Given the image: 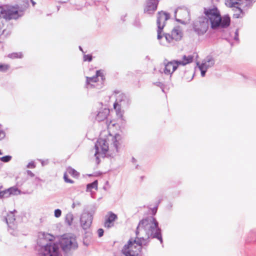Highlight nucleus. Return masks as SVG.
Segmentation results:
<instances>
[{"mask_svg": "<svg viewBox=\"0 0 256 256\" xmlns=\"http://www.w3.org/2000/svg\"><path fill=\"white\" fill-rule=\"evenodd\" d=\"M11 158H12V156H6L0 158V160L2 162H8L10 160Z\"/></svg>", "mask_w": 256, "mask_h": 256, "instance_id": "32", "label": "nucleus"}, {"mask_svg": "<svg viewBox=\"0 0 256 256\" xmlns=\"http://www.w3.org/2000/svg\"><path fill=\"white\" fill-rule=\"evenodd\" d=\"M215 63L214 58L211 56H207L200 64L198 63L197 64L200 70L201 76L203 77L205 76L206 72L208 68L212 67Z\"/></svg>", "mask_w": 256, "mask_h": 256, "instance_id": "14", "label": "nucleus"}, {"mask_svg": "<svg viewBox=\"0 0 256 256\" xmlns=\"http://www.w3.org/2000/svg\"><path fill=\"white\" fill-rule=\"evenodd\" d=\"M35 167H36V165L34 164V162L33 161L30 162L27 165L28 168H34Z\"/></svg>", "mask_w": 256, "mask_h": 256, "instance_id": "36", "label": "nucleus"}, {"mask_svg": "<svg viewBox=\"0 0 256 256\" xmlns=\"http://www.w3.org/2000/svg\"><path fill=\"white\" fill-rule=\"evenodd\" d=\"M10 196H17L21 194L20 190L16 186H12L8 188Z\"/></svg>", "mask_w": 256, "mask_h": 256, "instance_id": "24", "label": "nucleus"}, {"mask_svg": "<svg viewBox=\"0 0 256 256\" xmlns=\"http://www.w3.org/2000/svg\"><path fill=\"white\" fill-rule=\"evenodd\" d=\"M174 16L176 20L182 24H186L190 20L189 12L185 7L178 8L176 10Z\"/></svg>", "mask_w": 256, "mask_h": 256, "instance_id": "11", "label": "nucleus"}, {"mask_svg": "<svg viewBox=\"0 0 256 256\" xmlns=\"http://www.w3.org/2000/svg\"><path fill=\"white\" fill-rule=\"evenodd\" d=\"M169 18V14L165 12H160L158 13L156 22L158 28L157 30V38L158 40H160L161 38H162V35L161 34V32L165 26L166 21Z\"/></svg>", "mask_w": 256, "mask_h": 256, "instance_id": "13", "label": "nucleus"}, {"mask_svg": "<svg viewBox=\"0 0 256 256\" xmlns=\"http://www.w3.org/2000/svg\"><path fill=\"white\" fill-rule=\"evenodd\" d=\"M10 68V66L6 64L0 63V72H6Z\"/></svg>", "mask_w": 256, "mask_h": 256, "instance_id": "30", "label": "nucleus"}, {"mask_svg": "<svg viewBox=\"0 0 256 256\" xmlns=\"http://www.w3.org/2000/svg\"><path fill=\"white\" fill-rule=\"evenodd\" d=\"M55 236L50 234L40 232L38 234L36 248L40 256H62L60 244L54 242Z\"/></svg>", "mask_w": 256, "mask_h": 256, "instance_id": "4", "label": "nucleus"}, {"mask_svg": "<svg viewBox=\"0 0 256 256\" xmlns=\"http://www.w3.org/2000/svg\"><path fill=\"white\" fill-rule=\"evenodd\" d=\"M158 4V0H150L148 1L144 8V12L149 14H152L156 10Z\"/></svg>", "mask_w": 256, "mask_h": 256, "instance_id": "17", "label": "nucleus"}, {"mask_svg": "<svg viewBox=\"0 0 256 256\" xmlns=\"http://www.w3.org/2000/svg\"><path fill=\"white\" fill-rule=\"evenodd\" d=\"M234 13V16L236 18H242L244 14L242 9V5L233 7Z\"/></svg>", "mask_w": 256, "mask_h": 256, "instance_id": "22", "label": "nucleus"}, {"mask_svg": "<svg viewBox=\"0 0 256 256\" xmlns=\"http://www.w3.org/2000/svg\"><path fill=\"white\" fill-rule=\"evenodd\" d=\"M118 218L117 216L112 212L108 213L106 216V220L104 222V226L110 228L114 226V222Z\"/></svg>", "mask_w": 256, "mask_h": 256, "instance_id": "16", "label": "nucleus"}, {"mask_svg": "<svg viewBox=\"0 0 256 256\" xmlns=\"http://www.w3.org/2000/svg\"><path fill=\"white\" fill-rule=\"evenodd\" d=\"M5 132L3 130L0 129V140L3 139L5 137Z\"/></svg>", "mask_w": 256, "mask_h": 256, "instance_id": "37", "label": "nucleus"}, {"mask_svg": "<svg viewBox=\"0 0 256 256\" xmlns=\"http://www.w3.org/2000/svg\"><path fill=\"white\" fill-rule=\"evenodd\" d=\"M92 60V56L90 54H84V60L90 62Z\"/></svg>", "mask_w": 256, "mask_h": 256, "instance_id": "33", "label": "nucleus"}, {"mask_svg": "<svg viewBox=\"0 0 256 256\" xmlns=\"http://www.w3.org/2000/svg\"><path fill=\"white\" fill-rule=\"evenodd\" d=\"M98 234L99 237H101L104 234V230L102 228H100L98 230Z\"/></svg>", "mask_w": 256, "mask_h": 256, "instance_id": "38", "label": "nucleus"}, {"mask_svg": "<svg viewBox=\"0 0 256 256\" xmlns=\"http://www.w3.org/2000/svg\"><path fill=\"white\" fill-rule=\"evenodd\" d=\"M92 221V214L88 212H84L80 217V224L84 230L88 228Z\"/></svg>", "mask_w": 256, "mask_h": 256, "instance_id": "15", "label": "nucleus"}, {"mask_svg": "<svg viewBox=\"0 0 256 256\" xmlns=\"http://www.w3.org/2000/svg\"><path fill=\"white\" fill-rule=\"evenodd\" d=\"M244 0H225L226 5L230 8H233L242 4Z\"/></svg>", "mask_w": 256, "mask_h": 256, "instance_id": "21", "label": "nucleus"}, {"mask_svg": "<svg viewBox=\"0 0 256 256\" xmlns=\"http://www.w3.org/2000/svg\"><path fill=\"white\" fill-rule=\"evenodd\" d=\"M12 28V25H10V28Z\"/></svg>", "mask_w": 256, "mask_h": 256, "instance_id": "47", "label": "nucleus"}, {"mask_svg": "<svg viewBox=\"0 0 256 256\" xmlns=\"http://www.w3.org/2000/svg\"><path fill=\"white\" fill-rule=\"evenodd\" d=\"M82 205V202L80 200H74L72 204V208H74L77 207H80Z\"/></svg>", "mask_w": 256, "mask_h": 256, "instance_id": "31", "label": "nucleus"}, {"mask_svg": "<svg viewBox=\"0 0 256 256\" xmlns=\"http://www.w3.org/2000/svg\"><path fill=\"white\" fill-rule=\"evenodd\" d=\"M116 102L114 104V108L116 110V116L120 121L124 120L122 116L124 110L128 107L130 104V98L124 94L116 92Z\"/></svg>", "mask_w": 256, "mask_h": 256, "instance_id": "6", "label": "nucleus"}, {"mask_svg": "<svg viewBox=\"0 0 256 256\" xmlns=\"http://www.w3.org/2000/svg\"><path fill=\"white\" fill-rule=\"evenodd\" d=\"M15 212L16 210H14V212H10L8 214L6 218H5L6 222L8 224V226L12 229H14V228H16V226L14 224L15 216L14 212Z\"/></svg>", "mask_w": 256, "mask_h": 256, "instance_id": "18", "label": "nucleus"}, {"mask_svg": "<svg viewBox=\"0 0 256 256\" xmlns=\"http://www.w3.org/2000/svg\"><path fill=\"white\" fill-rule=\"evenodd\" d=\"M108 114V110L106 108L102 109L97 114L96 119L98 121H102L107 118Z\"/></svg>", "mask_w": 256, "mask_h": 256, "instance_id": "20", "label": "nucleus"}, {"mask_svg": "<svg viewBox=\"0 0 256 256\" xmlns=\"http://www.w3.org/2000/svg\"><path fill=\"white\" fill-rule=\"evenodd\" d=\"M8 57L12 58H22L23 57V54L22 52H12L8 55Z\"/></svg>", "mask_w": 256, "mask_h": 256, "instance_id": "25", "label": "nucleus"}, {"mask_svg": "<svg viewBox=\"0 0 256 256\" xmlns=\"http://www.w3.org/2000/svg\"><path fill=\"white\" fill-rule=\"evenodd\" d=\"M235 36H238V30H236L235 32Z\"/></svg>", "mask_w": 256, "mask_h": 256, "instance_id": "43", "label": "nucleus"}, {"mask_svg": "<svg viewBox=\"0 0 256 256\" xmlns=\"http://www.w3.org/2000/svg\"><path fill=\"white\" fill-rule=\"evenodd\" d=\"M204 17L200 18L194 24V29L199 35L204 34L207 31L209 23L212 29L230 25V18L228 16L221 17L219 10L214 6L204 8Z\"/></svg>", "mask_w": 256, "mask_h": 256, "instance_id": "1", "label": "nucleus"}, {"mask_svg": "<svg viewBox=\"0 0 256 256\" xmlns=\"http://www.w3.org/2000/svg\"><path fill=\"white\" fill-rule=\"evenodd\" d=\"M74 219V214L72 212L68 213L65 216V222L69 226L72 224Z\"/></svg>", "mask_w": 256, "mask_h": 256, "instance_id": "23", "label": "nucleus"}, {"mask_svg": "<svg viewBox=\"0 0 256 256\" xmlns=\"http://www.w3.org/2000/svg\"><path fill=\"white\" fill-rule=\"evenodd\" d=\"M64 181H65L66 182L70 183V184H72V183H74V181H73L72 180H70V179H68V176H67V175H66V174H64Z\"/></svg>", "mask_w": 256, "mask_h": 256, "instance_id": "35", "label": "nucleus"}, {"mask_svg": "<svg viewBox=\"0 0 256 256\" xmlns=\"http://www.w3.org/2000/svg\"><path fill=\"white\" fill-rule=\"evenodd\" d=\"M30 1H31L32 3V6H34L35 4H36V2L33 0H30Z\"/></svg>", "mask_w": 256, "mask_h": 256, "instance_id": "42", "label": "nucleus"}, {"mask_svg": "<svg viewBox=\"0 0 256 256\" xmlns=\"http://www.w3.org/2000/svg\"><path fill=\"white\" fill-rule=\"evenodd\" d=\"M116 126V124L114 122L111 121L108 124V128H110L111 126Z\"/></svg>", "mask_w": 256, "mask_h": 256, "instance_id": "39", "label": "nucleus"}, {"mask_svg": "<svg viewBox=\"0 0 256 256\" xmlns=\"http://www.w3.org/2000/svg\"><path fill=\"white\" fill-rule=\"evenodd\" d=\"M10 196V192H9L8 188L0 192V198H7Z\"/></svg>", "mask_w": 256, "mask_h": 256, "instance_id": "29", "label": "nucleus"}, {"mask_svg": "<svg viewBox=\"0 0 256 256\" xmlns=\"http://www.w3.org/2000/svg\"><path fill=\"white\" fill-rule=\"evenodd\" d=\"M40 161L41 162L42 166H44V164L48 163V160H46V162H45L44 160H40Z\"/></svg>", "mask_w": 256, "mask_h": 256, "instance_id": "41", "label": "nucleus"}, {"mask_svg": "<svg viewBox=\"0 0 256 256\" xmlns=\"http://www.w3.org/2000/svg\"><path fill=\"white\" fill-rule=\"evenodd\" d=\"M182 36V32L180 27L174 28L172 31L171 34H168L162 36L160 40V43L162 45H166L168 44H173L174 41H178L181 40Z\"/></svg>", "mask_w": 256, "mask_h": 256, "instance_id": "8", "label": "nucleus"}, {"mask_svg": "<svg viewBox=\"0 0 256 256\" xmlns=\"http://www.w3.org/2000/svg\"><path fill=\"white\" fill-rule=\"evenodd\" d=\"M136 239H130L134 245L146 246L152 238L158 239L161 244L162 238L160 230L158 226V222L153 216H149L140 220L136 231Z\"/></svg>", "mask_w": 256, "mask_h": 256, "instance_id": "3", "label": "nucleus"}, {"mask_svg": "<svg viewBox=\"0 0 256 256\" xmlns=\"http://www.w3.org/2000/svg\"><path fill=\"white\" fill-rule=\"evenodd\" d=\"M132 241H128L122 249V252L125 256H136L142 248L140 245H134Z\"/></svg>", "mask_w": 256, "mask_h": 256, "instance_id": "12", "label": "nucleus"}, {"mask_svg": "<svg viewBox=\"0 0 256 256\" xmlns=\"http://www.w3.org/2000/svg\"><path fill=\"white\" fill-rule=\"evenodd\" d=\"M60 242L62 250L64 252L75 250L78 246L76 238L72 234L63 235Z\"/></svg>", "mask_w": 256, "mask_h": 256, "instance_id": "7", "label": "nucleus"}, {"mask_svg": "<svg viewBox=\"0 0 256 256\" xmlns=\"http://www.w3.org/2000/svg\"><path fill=\"white\" fill-rule=\"evenodd\" d=\"M104 78L102 72L96 70L94 76H86V87L88 88H100L102 87Z\"/></svg>", "mask_w": 256, "mask_h": 256, "instance_id": "9", "label": "nucleus"}, {"mask_svg": "<svg viewBox=\"0 0 256 256\" xmlns=\"http://www.w3.org/2000/svg\"><path fill=\"white\" fill-rule=\"evenodd\" d=\"M27 174L31 177H34V174L30 170H27Z\"/></svg>", "mask_w": 256, "mask_h": 256, "instance_id": "40", "label": "nucleus"}, {"mask_svg": "<svg viewBox=\"0 0 256 256\" xmlns=\"http://www.w3.org/2000/svg\"><path fill=\"white\" fill-rule=\"evenodd\" d=\"M98 188V182L96 180L94 182L91 184H89L86 186V191L90 192L92 189L97 190Z\"/></svg>", "mask_w": 256, "mask_h": 256, "instance_id": "26", "label": "nucleus"}, {"mask_svg": "<svg viewBox=\"0 0 256 256\" xmlns=\"http://www.w3.org/2000/svg\"><path fill=\"white\" fill-rule=\"evenodd\" d=\"M54 216L56 218H60L62 215V211L60 209H56L54 212Z\"/></svg>", "mask_w": 256, "mask_h": 256, "instance_id": "34", "label": "nucleus"}, {"mask_svg": "<svg viewBox=\"0 0 256 256\" xmlns=\"http://www.w3.org/2000/svg\"><path fill=\"white\" fill-rule=\"evenodd\" d=\"M194 74L192 72L188 71L186 72L184 76V78L188 82H190L193 79Z\"/></svg>", "mask_w": 256, "mask_h": 256, "instance_id": "27", "label": "nucleus"}, {"mask_svg": "<svg viewBox=\"0 0 256 256\" xmlns=\"http://www.w3.org/2000/svg\"><path fill=\"white\" fill-rule=\"evenodd\" d=\"M158 86H160V84H162L160 82H158Z\"/></svg>", "mask_w": 256, "mask_h": 256, "instance_id": "45", "label": "nucleus"}, {"mask_svg": "<svg viewBox=\"0 0 256 256\" xmlns=\"http://www.w3.org/2000/svg\"><path fill=\"white\" fill-rule=\"evenodd\" d=\"M234 40H238V36H234Z\"/></svg>", "mask_w": 256, "mask_h": 256, "instance_id": "44", "label": "nucleus"}, {"mask_svg": "<svg viewBox=\"0 0 256 256\" xmlns=\"http://www.w3.org/2000/svg\"><path fill=\"white\" fill-rule=\"evenodd\" d=\"M122 143V136L118 134L114 136L108 130H104L95 144L94 156L96 162L99 163V158L106 155L111 157L116 156L120 152Z\"/></svg>", "mask_w": 256, "mask_h": 256, "instance_id": "2", "label": "nucleus"}, {"mask_svg": "<svg viewBox=\"0 0 256 256\" xmlns=\"http://www.w3.org/2000/svg\"><path fill=\"white\" fill-rule=\"evenodd\" d=\"M178 66L176 60L172 61L164 60L160 64L158 71L162 74L171 77Z\"/></svg>", "mask_w": 256, "mask_h": 256, "instance_id": "10", "label": "nucleus"}, {"mask_svg": "<svg viewBox=\"0 0 256 256\" xmlns=\"http://www.w3.org/2000/svg\"><path fill=\"white\" fill-rule=\"evenodd\" d=\"M67 172L74 177H77L79 175V173L77 171L70 167L67 168Z\"/></svg>", "mask_w": 256, "mask_h": 256, "instance_id": "28", "label": "nucleus"}, {"mask_svg": "<svg viewBox=\"0 0 256 256\" xmlns=\"http://www.w3.org/2000/svg\"><path fill=\"white\" fill-rule=\"evenodd\" d=\"M23 14V11L18 5L5 4L0 6V18H4L6 22L16 20ZM5 32H6V30L4 28V24L0 21V35Z\"/></svg>", "mask_w": 256, "mask_h": 256, "instance_id": "5", "label": "nucleus"}, {"mask_svg": "<svg viewBox=\"0 0 256 256\" xmlns=\"http://www.w3.org/2000/svg\"><path fill=\"white\" fill-rule=\"evenodd\" d=\"M80 50L82 51V48L80 46Z\"/></svg>", "mask_w": 256, "mask_h": 256, "instance_id": "46", "label": "nucleus"}, {"mask_svg": "<svg viewBox=\"0 0 256 256\" xmlns=\"http://www.w3.org/2000/svg\"><path fill=\"white\" fill-rule=\"evenodd\" d=\"M194 56L192 55H184L182 57V60H176L178 66H184L188 64L192 63L194 60Z\"/></svg>", "mask_w": 256, "mask_h": 256, "instance_id": "19", "label": "nucleus"}]
</instances>
